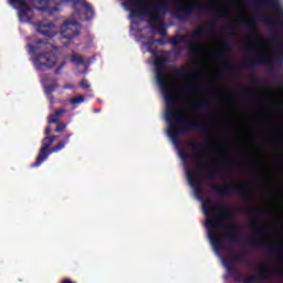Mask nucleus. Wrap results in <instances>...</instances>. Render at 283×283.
Instances as JSON below:
<instances>
[{"instance_id":"1","label":"nucleus","mask_w":283,"mask_h":283,"mask_svg":"<svg viewBox=\"0 0 283 283\" xmlns=\"http://www.w3.org/2000/svg\"><path fill=\"white\" fill-rule=\"evenodd\" d=\"M167 64V59L165 56H156L154 60V65L156 70V81L164 94L166 102V120L168 125V136L171 138L175 145H180L178 137L187 136L192 129H198L202 134H209V125L182 117V109L175 108L176 97L174 93L169 92V84L167 83V73H165V65Z\"/></svg>"},{"instance_id":"2","label":"nucleus","mask_w":283,"mask_h":283,"mask_svg":"<svg viewBox=\"0 0 283 283\" xmlns=\"http://www.w3.org/2000/svg\"><path fill=\"white\" fill-rule=\"evenodd\" d=\"M203 213L212 217L206 220V227L208 229V238L214 251H222L224 249V242L238 244L242 241L238 224L224 222L226 220H233V211L227 205L220 202L213 203L210 207L203 203Z\"/></svg>"},{"instance_id":"3","label":"nucleus","mask_w":283,"mask_h":283,"mask_svg":"<svg viewBox=\"0 0 283 283\" xmlns=\"http://www.w3.org/2000/svg\"><path fill=\"white\" fill-rule=\"evenodd\" d=\"M124 6H129L130 8H136V10H130V17L133 19H138V17H150L148 23L154 30L156 23H163L161 14L169 12V4L167 0H158L153 7L147 6V0H125Z\"/></svg>"},{"instance_id":"4","label":"nucleus","mask_w":283,"mask_h":283,"mask_svg":"<svg viewBox=\"0 0 283 283\" xmlns=\"http://www.w3.org/2000/svg\"><path fill=\"white\" fill-rule=\"evenodd\" d=\"M250 228L252 231H254V235L250 238L251 247H255L256 249H265L272 255H276L279 260H283L282 242L266 243L260 239L264 235H269V228L260 226V221L258 219H252L250 221Z\"/></svg>"},{"instance_id":"5","label":"nucleus","mask_w":283,"mask_h":283,"mask_svg":"<svg viewBox=\"0 0 283 283\" xmlns=\"http://www.w3.org/2000/svg\"><path fill=\"white\" fill-rule=\"evenodd\" d=\"M30 54H35L33 63L35 69L40 72H45L52 70L56 65V54L53 52L41 53L45 48H48V42L45 40H38L35 44H28Z\"/></svg>"},{"instance_id":"6","label":"nucleus","mask_w":283,"mask_h":283,"mask_svg":"<svg viewBox=\"0 0 283 283\" xmlns=\"http://www.w3.org/2000/svg\"><path fill=\"white\" fill-rule=\"evenodd\" d=\"M228 273L234 280V282H243V283H253L258 281L269 280L271 275H277L279 277H283V271L277 268L266 269L264 264L259 265V275L244 276L242 271L228 266Z\"/></svg>"},{"instance_id":"7","label":"nucleus","mask_w":283,"mask_h":283,"mask_svg":"<svg viewBox=\"0 0 283 283\" xmlns=\"http://www.w3.org/2000/svg\"><path fill=\"white\" fill-rule=\"evenodd\" d=\"M210 145H211V140H206L203 143L190 142L189 143L190 154H187V151L181 150L179 153V156L184 160H187V158H192V160H195V167L198 174H202L205 171V151L206 149H209Z\"/></svg>"},{"instance_id":"8","label":"nucleus","mask_w":283,"mask_h":283,"mask_svg":"<svg viewBox=\"0 0 283 283\" xmlns=\"http://www.w3.org/2000/svg\"><path fill=\"white\" fill-rule=\"evenodd\" d=\"M210 189L212 193H217L222 198H232V196H235L237 193L240 198L251 200V190L242 184H212L210 185Z\"/></svg>"},{"instance_id":"9","label":"nucleus","mask_w":283,"mask_h":283,"mask_svg":"<svg viewBox=\"0 0 283 283\" xmlns=\"http://www.w3.org/2000/svg\"><path fill=\"white\" fill-rule=\"evenodd\" d=\"M256 6L263 7L266 6L271 8L274 12H276V17L263 15L261 17V21L269 25L270 28H282L283 25V8L280 4L279 0H260L256 2Z\"/></svg>"},{"instance_id":"10","label":"nucleus","mask_w":283,"mask_h":283,"mask_svg":"<svg viewBox=\"0 0 283 283\" xmlns=\"http://www.w3.org/2000/svg\"><path fill=\"white\" fill-rule=\"evenodd\" d=\"M186 176L188 178L190 187L193 188L195 195L197 196V198L199 200H202V209L205 210V203L207 205V207H209V203H211V199L205 200V198L202 197V181H199V184H196L197 175L196 172H193V170H191L189 166H187Z\"/></svg>"},{"instance_id":"11","label":"nucleus","mask_w":283,"mask_h":283,"mask_svg":"<svg viewBox=\"0 0 283 283\" xmlns=\"http://www.w3.org/2000/svg\"><path fill=\"white\" fill-rule=\"evenodd\" d=\"M80 34L81 31L78 30V22L76 21H65L61 25V39L72 41V39H76Z\"/></svg>"},{"instance_id":"12","label":"nucleus","mask_w":283,"mask_h":283,"mask_svg":"<svg viewBox=\"0 0 283 283\" xmlns=\"http://www.w3.org/2000/svg\"><path fill=\"white\" fill-rule=\"evenodd\" d=\"M186 8L188 9V14L192 17H202L203 14H207V12H213V6L210 3H202V2H195V3H189L185 2Z\"/></svg>"},{"instance_id":"13","label":"nucleus","mask_w":283,"mask_h":283,"mask_svg":"<svg viewBox=\"0 0 283 283\" xmlns=\"http://www.w3.org/2000/svg\"><path fill=\"white\" fill-rule=\"evenodd\" d=\"M186 8L188 9V14L192 17H202L203 14H207V12H213V6L210 3H202V2H195V3H189L185 2Z\"/></svg>"},{"instance_id":"14","label":"nucleus","mask_w":283,"mask_h":283,"mask_svg":"<svg viewBox=\"0 0 283 283\" xmlns=\"http://www.w3.org/2000/svg\"><path fill=\"white\" fill-rule=\"evenodd\" d=\"M205 34H207V29H205V27H199L192 32V34L176 35L170 38L169 43H171V45H178L180 43H187L188 39H202Z\"/></svg>"},{"instance_id":"15","label":"nucleus","mask_w":283,"mask_h":283,"mask_svg":"<svg viewBox=\"0 0 283 283\" xmlns=\"http://www.w3.org/2000/svg\"><path fill=\"white\" fill-rule=\"evenodd\" d=\"M56 138L59 137L57 136L44 137V140H48V144H45L44 149L39 150L35 161L31 165V167H41V165H43V161L50 156V153H48V150L50 149V147H52Z\"/></svg>"},{"instance_id":"16","label":"nucleus","mask_w":283,"mask_h":283,"mask_svg":"<svg viewBox=\"0 0 283 283\" xmlns=\"http://www.w3.org/2000/svg\"><path fill=\"white\" fill-rule=\"evenodd\" d=\"M271 59L264 55H256L252 61L244 62L240 64L234 72H240V70H255L256 65H269Z\"/></svg>"},{"instance_id":"17","label":"nucleus","mask_w":283,"mask_h":283,"mask_svg":"<svg viewBox=\"0 0 283 283\" xmlns=\"http://www.w3.org/2000/svg\"><path fill=\"white\" fill-rule=\"evenodd\" d=\"M174 74L177 78H184L186 81H191L196 78V73L191 72L187 66L181 65L174 69Z\"/></svg>"},{"instance_id":"18","label":"nucleus","mask_w":283,"mask_h":283,"mask_svg":"<svg viewBox=\"0 0 283 283\" xmlns=\"http://www.w3.org/2000/svg\"><path fill=\"white\" fill-rule=\"evenodd\" d=\"M174 17L179 21H187V19H189V9H187L186 2L176 7Z\"/></svg>"},{"instance_id":"19","label":"nucleus","mask_w":283,"mask_h":283,"mask_svg":"<svg viewBox=\"0 0 283 283\" xmlns=\"http://www.w3.org/2000/svg\"><path fill=\"white\" fill-rule=\"evenodd\" d=\"M20 20L24 23H30L34 19V11L25 4L22 8H18Z\"/></svg>"},{"instance_id":"20","label":"nucleus","mask_w":283,"mask_h":283,"mask_svg":"<svg viewBox=\"0 0 283 283\" xmlns=\"http://www.w3.org/2000/svg\"><path fill=\"white\" fill-rule=\"evenodd\" d=\"M29 1L30 6H33L35 10H40V12L48 11L50 8V0H27Z\"/></svg>"},{"instance_id":"21","label":"nucleus","mask_w":283,"mask_h":283,"mask_svg":"<svg viewBox=\"0 0 283 283\" xmlns=\"http://www.w3.org/2000/svg\"><path fill=\"white\" fill-rule=\"evenodd\" d=\"M72 136V134H67L65 136L64 140L59 142L55 146H53L52 148L48 149V154L50 156V154H59V151H61V149H65V145H67L70 143V137Z\"/></svg>"},{"instance_id":"22","label":"nucleus","mask_w":283,"mask_h":283,"mask_svg":"<svg viewBox=\"0 0 283 283\" xmlns=\"http://www.w3.org/2000/svg\"><path fill=\"white\" fill-rule=\"evenodd\" d=\"M51 28H54V24H41L38 28V32H40V34H43V36H49L50 39H52V36H56V32L51 31Z\"/></svg>"},{"instance_id":"23","label":"nucleus","mask_w":283,"mask_h":283,"mask_svg":"<svg viewBox=\"0 0 283 283\" xmlns=\"http://www.w3.org/2000/svg\"><path fill=\"white\" fill-rule=\"evenodd\" d=\"M229 255L232 262H247V250H241L237 253L231 251Z\"/></svg>"},{"instance_id":"24","label":"nucleus","mask_w":283,"mask_h":283,"mask_svg":"<svg viewBox=\"0 0 283 283\" xmlns=\"http://www.w3.org/2000/svg\"><path fill=\"white\" fill-rule=\"evenodd\" d=\"M181 92L184 94H196L198 92V84L196 82H187L182 85Z\"/></svg>"},{"instance_id":"25","label":"nucleus","mask_w":283,"mask_h":283,"mask_svg":"<svg viewBox=\"0 0 283 283\" xmlns=\"http://www.w3.org/2000/svg\"><path fill=\"white\" fill-rule=\"evenodd\" d=\"M205 176L208 180H216L218 176H220V170L217 168H209L206 172Z\"/></svg>"},{"instance_id":"26","label":"nucleus","mask_w":283,"mask_h":283,"mask_svg":"<svg viewBox=\"0 0 283 283\" xmlns=\"http://www.w3.org/2000/svg\"><path fill=\"white\" fill-rule=\"evenodd\" d=\"M193 108L209 112V109H211V103H209V101L197 102L196 104H193Z\"/></svg>"},{"instance_id":"27","label":"nucleus","mask_w":283,"mask_h":283,"mask_svg":"<svg viewBox=\"0 0 283 283\" xmlns=\"http://www.w3.org/2000/svg\"><path fill=\"white\" fill-rule=\"evenodd\" d=\"M84 8H85V12H84L85 18L87 21H91V19H93V17H94V9L87 2H84Z\"/></svg>"},{"instance_id":"28","label":"nucleus","mask_w":283,"mask_h":283,"mask_svg":"<svg viewBox=\"0 0 283 283\" xmlns=\"http://www.w3.org/2000/svg\"><path fill=\"white\" fill-rule=\"evenodd\" d=\"M71 62L76 63V65H83L85 63V60L83 59V55L78 53H73L71 55Z\"/></svg>"},{"instance_id":"29","label":"nucleus","mask_w":283,"mask_h":283,"mask_svg":"<svg viewBox=\"0 0 283 283\" xmlns=\"http://www.w3.org/2000/svg\"><path fill=\"white\" fill-rule=\"evenodd\" d=\"M188 50H191L196 54L202 50V44L190 42L187 45Z\"/></svg>"},{"instance_id":"30","label":"nucleus","mask_w":283,"mask_h":283,"mask_svg":"<svg viewBox=\"0 0 283 283\" xmlns=\"http://www.w3.org/2000/svg\"><path fill=\"white\" fill-rule=\"evenodd\" d=\"M84 102H85V96L80 95L77 97L71 98L70 104L71 105H81V103H84Z\"/></svg>"},{"instance_id":"31","label":"nucleus","mask_w":283,"mask_h":283,"mask_svg":"<svg viewBox=\"0 0 283 283\" xmlns=\"http://www.w3.org/2000/svg\"><path fill=\"white\" fill-rule=\"evenodd\" d=\"M230 64H231V61H229V60H223V69H222V72L224 73V74H231V66H230Z\"/></svg>"},{"instance_id":"32","label":"nucleus","mask_w":283,"mask_h":283,"mask_svg":"<svg viewBox=\"0 0 283 283\" xmlns=\"http://www.w3.org/2000/svg\"><path fill=\"white\" fill-rule=\"evenodd\" d=\"M259 212H260V210L256 208L245 209V216H248L249 218H253L254 216H258Z\"/></svg>"},{"instance_id":"33","label":"nucleus","mask_w":283,"mask_h":283,"mask_svg":"<svg viewBox=\"0 0 283 283\" xmlns=\"http://www.w3.org/2000/svg\"><path fill=\"white\" fill-rule=\"evenodd\" d=\"M55 91H56V84L44 85L45 94H52Z\"/></svg>"},{"instance_id":"34","label":"nucleus","mask_w":283,"mask_h":283,"mask_svg":"<svg viewBox=\"0 0 283 283\" xmlns=\"http://www.w3.org/2000/svg\"><path fill=\"white\" fill-rule=\"evenodd\" d=\"M10 3H12V6H19V8H24L25 6H28V2H25V0H10Z\"/></svg>"},{"instance_id":"35","label":"nucleus","mask_w":283,"mask_h":283,"mask_svg":"<svg viewBox=\"0 0 283 283\" xmlns=\"http://www.w3.org/2000/svg\"><path fill=\"white\" fill-rule=\"evenodd\" d=\"M252 28L249 29L248 34L249 36H256L258 30H255V21H251Z\"/></svg>"},{"instance_id":"36","label":"nucleus","mask_w":283,"mask_h":283,"mask_svg":"<svg viewBox=\"0 0 283 283\" xmlns=\"http://www.w3.org/2000/svg\"><path fill=\"white\" fill-rule=\"evenodd\" d=\"M153 30H156L160 36H167V29L164 27H153Z\"/></svg>"},{"instance_id":"37","label":"nucleus","mask_w":283,"mask_h":283,"mask_svg":"<svg viewBox=\"0 0 283 283\" xmlns=\"http://www.w3.org/2000/svg\"><path fill=\"white\" fill-rule=\"evenodd\" d=\"M48 123H49V125H56V124H59V117L54 116V113H53V114L49 115Z\"/></svg>"},{"instance_id":"38","label":"nucleus","mask_w":283,"mask_h":283,"mask_svg":"<svg viewBox=\"0 0 283 283\" xmlns=\"http://www.w3.org/2000/svg\"><path fill=\"white\" fill-rule=\"evenodd\" d=\"M67 127V124L57 123V126L55 127V133L61 134L65 132V128Z\"/></svg>"},{"instance_id":"39","label":"nucleus","mask_w":283,"mask_h":283,"mask_svg":"<svg viewBox=\"0 0 283 283\" xmlns=\"http://www.w3.org/2000/svg\"><path fill=\"white\" fill-rule=\"evenodd\" d=\"M222 48L226 52H231L233 48H231V42H229V39L223 40Z\"/></svg>"},{"instance_id":"40","label":"nucleus","mask_w":283,"mask_h":283,"mask_svg":"<svg viewBox=\"0 0 283 283\" xmlns=\"http://www.w3.org/2000/svg\"><path fill=\"white\" fill-rule=\"evenodd\" d=\"M218 17L220 18V19H227V17H229V10H227V9H221V10H219L218 11Z\"/></svg>"},{"instance_id":"41","label":"nucleus","mask_w":283,"mask_h":283,"mask_svg":"<svg viewBox=\"0 0 283 283\" xmlns=\"http://www.w3.org/2000/svg\"><path fill=\"white\" fill-rule=\"evenodd\" d=\"M237 23H240V24L243 25L244 28H248V25H249V21H248L247 18H244V17L238 18Z\"/></svg>"},{"instance_id":"42","label":"nucleus","mask_w":283,"mask_h":283,"mask_svg":"<svg viewBox=\"0 0 283 283\" xmlns=\"http://www.w3.org/2000/svg\"><path fill=\"white\" fill-rule=\"evenodd\" d=\"M80 86L83 87V90H90V82H87V80H82Z\"/></svg>"},{"instance_id":"43","label":"nucleus","mask_w":283,"mask_h":283,"mask_svg":"<svg viewBox=\"0 0 283 283\" xmlns=\"http://www.w3.org/2000/svg\"><path fill=\"white\" fill-rule=\"evenodd\" d=\"M65 112H67L65 108L56 109L54 112V116H57L59 118H61V116H63V114H65Z\"/></svg>"},{"instance_id":"44","label":"nucleus","mask_w":283,"mask_h":283,"mask_svg":"<svg viewBox=\"0 0 283 283\" xmlns=\"http://www.w3.org/2000/svg\"><path fill=\"white\" fill-rule=\"evenodd\" d=\"M209 32L210 34H216V22L209 23Z\"/></svg>"},{"instance_id":"45","label":"nucleus","mask_w":283,"mask_h":283,"mask_svg":"<svg viewBox=\"0 0 283 283\" xmlns=\"http://www.w3.org/2000/svg\"><path fill=\"white\" fill-rule=\"evenodd\" d=\"M270 41H273L274 43H277V41H280V36H277V33H271L270 34Z\"/></svg>"},{"instance_id":"46","label":"nucleus","mask_w":283,"mask_h":283,"mask_svg":"<svg viewBox=\"0 0 283 283\" xmlns=\"http://www.w3.org/2000/svg\"><path fill=\"white\" fill-rule=\"evenodd\" d=\"M67 1L70 0H54V3H56V6H61L63 3H67Z\"/></svg>"},{"instance_id":"47","label":"nucleus","mask_w":283,"mask_h":283,"mask_svg":"<svg viewBox=\"0 0 283 283\" xmlns=\"http://www.w3.org/2000/svg\"><path fill=\"white\" fill-rule=\"evenodd\" d=\"M44 133L46 136H50V134H52V128L50 126H48L45 129H44Z\"/></svg>"},{"instance_id":"48","label":"nucleus","mask_w":283,"mask_h":283,"mask_svg":"<svg viewBox=\"0 0 283 283\" xmlns=\"http://www.w3.org/2000/svg\"><path fill=\"white\" fill-rule=\"evenodd\" d=\"M60 283H76V281H72L71 279H63Z\"/></svg>"},{"instance_id":"49","label":"nucleus","mask_w":283,"mask_h":283,"mask_svg":"<svg viewBox=\"0 0 283 283\" xmlns=\"http://www.w3.org/2000/svg\"><path fill=\"white\" fill-rule=\"evenodd\" d=\"M228 30H235V22H230Z\"/></svg>"},{"instance_id":"50","label":"nucleus","mask_w":283,"mask_h":283,"mask_svg":"<svg viewBox=\"0 0 283 283\" xmlns=\"http://www.w3.org/2000/svg\"><path fill=\"white\" fill-rule=\"evenodd\" d=\"M156 43H159V45H165V39L159 38L156 40Z\"/></svg>"},{"instance_id":"51","label":"nucleus","mask_w":283,"mask_h":283,"mask_svg":"<svg viewBox=\"0 0 283 283\" xmlns=\"http://www.w3.org/2000/svg\"><path fill=\"white\" fill-rule=\"evenodd\" d=\"M45 145H48V140L45 138L42 139V147L40 149H45Z\"/></svg>"},{"instance_id":"52","label":"nucleus","mask_w":283,"mask_h":283,"mask_svg":"<svg viewBox=\"0 0 283 283\" xmlns=\"http://www.w3.org/2000/svg\"><path fill=\"white\" fill-rule=\"evenodd\" d=\"M61 70H63V64H61L56 70H55V74H60Z\"/></svg>"},{"instance_id":"53","label":"nucleus","mask_w":283,"mask_h":283,"mask_svg":"<svg viewBox=\"0 0 283 283\" xmlns=\"http://www.w3.org/2000/svg\"><path fill=\"white\" fill-rule=\"evenodd\" d=\"M212 56H220V52L218 51L212 52Z\"/></svg>"},{"instance_id":"54","label":"nucleus","mask_w":283,"mask_h":283,"mask_svg":"<svg viewBox=\"0 0 283 283\" xmlns=\"http://www.w3.org/2000/svg\"><path fill=\"white\" fill-rule=\"evenodd\" d=\"M241 91L249 93L248 88H241Z\"/></svg>"},{"instance_id":"55","label":"nucleus","mask_w":283,"mask_h":283,"mask_svg":"<svg viewBox=\"0 0 283 283\" xmlns=\"http://www.w3.org/2000/svg\"><path fill=\"white\" fill-rule=\"evenodd\" d=\"M95 114H98V112H101V109H94L93 111Z\"/></svg>"},{"instance_id":"56","label":"nucleus","mask_w":283,"mask_h":283,"mask_svg":"<svg viewBox=\"0 0 283 283\" xmlns=\"http://www.w3.org/2000/svg\"><path fill=\"white\" fill-rule=\"evenodd\" d=\"M252 81L255 83V81H258V78L255 76L252 77Z\"/></svg>"},{"instance_id":"57","label":"nucleus","mask_w":283,"mask_h":283,"mask_svg":"<svg viewBox=\"0 0 283 283\" xmlns=\"http://www.w3.org/2000/svg\"><path fill=\"white\" fill-rule=\"evenodd\" d=\"M250 98H251V101H254V99H255V97H253V96H251Z\"/></svg>"},{"instance_id":"58","label":"nucleus","mask_w":283,"mask_h":283,"mask_svg":"<svg viewBox=\"0 0 283 283\" xmlns=\"http://www.w3.org/2000/svg\"><path fill=\"white\" fill-rule=\"evenodd\" d=\"M248 264H251V261H247Z\"/></svg>"},{"instance_id":"59","label":"nucleus","mask_w":283,"mask_h":283,"mask_svg":"<svg viewBox=\"0 0 283 283\" xmlns=\"http://www.w3.org/2000/svg\"><path fill=\"white\" fill-rule=\"evenodd\" d=\"M64 45H67V42H64Z\"/></svg>"},{"instance_id":"60","label":"nucleus","mask_w":283,"mask_h":283,"mask_svg":"<svg viewBox=\"0 0 283 283\" xmlns=\"http://www.w3.org/2000/svg\"><path fill=\"white\" fill-rule=\"evenodd\" d=\"M212 116H216V113H213Z\"/></svg>"}]
</instances>
